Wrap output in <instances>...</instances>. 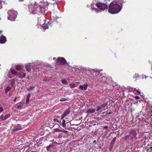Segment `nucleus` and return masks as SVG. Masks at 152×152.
<instances>
[{"mask_svg": "<svg viewBox=\"0 0 152 152\" xmlns=\"http://www.w3.org/2000/svg\"><path fill=\"white\" fill-rule=\"evenodd\" d=\"M66 100H67V99H66V98H61L60 99V101H61V102L66 101Z\"/></svg>", "mask_w": 152, "mask_h": 152, "instance_id": "29", "label": "nucleus"}, {"mask_svg": "<svg viewBox=\"0 0 152 152\" xmlns=\"http://www.w3.org/2000/svg\"><path fill=\"white\" fill-rule=\"evenodd\" d=\"M31 152H35V151H31Z\"/></svg>", "mask_w": 152, "mask_h": 152, "instance_id": "55", "label": "nucleus"}, {"mask_svg": "<svg viewBox=\"0 0 152 152\" xmlns=\"http://www.w3.org/2000/svg\"><path fill=\"white\" fill-rule=\"evenodd\" d=\"M16 99H17V98L16 97H15L14 99V102H15L16 101Z\"/></svg>", "mask_w": 152, "mask_h": 152, "instance_id": "43", "label": "nucleus"}, {"mask_svg": "<svg viewBox=\"0 0 152 152\" xmlns=\"http://www.w3.org/2000/svg\"><path fill=\"white\" fill-rule=\"evenodd\" d=\"M151 70L152 71V66H151Z\"/></svg>", "mask_w": 152, "mask_h": 152, "instance_id": "46", "label": "nucleus"}, {"mask_svg": "<svg viewBox=\"0 0 152 152\" xmlns=\"http://www.w3.org/2000/svg\"><path fill=\"white\" fill-rule=\"evenodd\" d=\"M135 98L136 99H138L140 98V97L138 96H135Z\"/></svg>", "mask_w": 152, "mask_h": 152, "instance_id": "38", "label": "nucleus"}, {"mask_svg": "<svg viewBox=\"0 0 152 152\" xmlns=\"http://www.w3.org/2000/svg\"><path fill=\"white\" fill-rule=\"evenodd\" d=\"M1 1L0 0V6L1 5Z\"/></svg>", "mask_w": 152, "mask_h": 152, "instance_id": "44", "label": "nucleus"}, {"mask_svg": "<svg viewBox=\"0 0 152 152\" xmlns=\"http://www.w3.org/2000/svg\"><path fill=\"white\" fill-rule=\"evenodd\" d=\"M30 96V94H28L26 96V103L28 104L29 102V98Z\"/></svg>", "mask_w": 152, "mask_h": 152, "instance_id": "16", "label": "nucleus"}, {"mask_svg": "<svg viewBox=\"0 0 152 152\" xmlns=\"http://www.w3.org/2000/svg\"><path fill=\"white\" fill-rule=\"evenodd\" d=\"M17 75V76H18L20 78H22L25 77L26 73L21 72H18Z\"/></svg>", "mask_w": 152, "mask_h": 152, "instance_id": "12", "label": "nucleus"}, {"mask_svg": "<svg viewBox=\"0 0 152 152\" xmlns=\"http://www.w3.org/2000/svg\"><path fill=\"white\" fill-rule=\"evenodd\" d=\"M43 28L44 29H46L48 28V26H47V25H44V26H43Z\"/></svg>", "mask_w": 152, "mask_h": 152, "instance_id": "30", "label": "nucleus"}, {"mask_svg": "<svg viewBox=\"0 0 152 152\" xmlns=\"http://www.w3.org/2000/svg\"><path fill=\"white\" fill-rule=\"evenodd\" d=\"M31 66L30 65H27L25 66V68L26 70L28 71H30L31 70Z\"/></svg>", "mask_w": 152, "mask_h": 152, "instance_id": "18", "label": "nucleus"}, {"mask_svg": "<svg viewBox=\"0 0 152 152\" xmlns=\"http://www.w3.org/2000/svg\"><path fill=\"white\" fill-rule=\"evenodd\" d=\"M112 113V112L110 111L107 114L110 115Z\"/></svg>", "mask_w": 152, "mask_h": 152, "instance_id": "41", "label": "nucleus"}, {"mask_svg": "<svg viewBox=\"0 0 152 152\" xmlns=\"http://www.w3.org/2000/svg\"><path fill=\"white\" fill-rule=\"evenodd\" d=\"M107 104L106 103H103L100 106H98L96 109V111H98L99 110H101L100 112H102L103 110H106L105 107L106 106Z\"/></svg>", "mask_w": 152, "mask_h": 152, "instance_id": "7", "label": "nucleus"}, {"mask_svg": "<svg viewBox=\"0 0 152 152\" xmlns=\"http://www.w3.org/2000/svg\"><path fill=\"white\" fill-rule=\"evenodd\" d=\"M11 72L13 74L15 75L16 76L17 75V74L18 72H17L14 69H11Z\"/></svg>", "mask_w": 152, "mask_h": 152, "instance_id": "19", "label": "nucleus"}, {"mask_svg": "<svg viewBox=\"0 0 152 152\" xmlns=\"http://www.w3.org/2000/svg\"><path fill=\"white\" fill-rule=\"evenodd\" d=\"M6 41V38L5 36L2 35L0 37V43L1 44L5 43Z\"/></svg>", "mask_w": 152, "mask_h": 152, "instance_id": "11", "label": "nucleus"}, {"mask_svg": "<svg viewBox=\"0 0 152 152\" xmlns=\"http://www.w3.org/2000/svg\"><path fill=\"white\" fill-rule=\"evenodd\" d=\"M20 1H23V0H19Z\"/></svg>", "mask_w": 152, "mask_h": 152, "instance_id": "50", "label": "nucleus"}, {"mask_svg": "<svg viewBox=\"0 0 152 152\" xmlns=\"http://www.w3.org/2000/svg\"><path fill=\"white\" fill-rule=\"evenodd\" d=\"M57 62L61 65L67 64L66 61L63 57H58L57 58Z\"/></svg>", "mask_w": 152, "mask_h": 152, "instance_id": "6", "label": "nucleus"}, {"mask_svg": "<svg viewBox=\"0 0 152 152\" xmlns=\"http://www.w3.org/2000/svg\"><path fill=\"white\" fill-rule=\"evenodd\" d=\"M151 107L152 108V106H151ZM151 113H152V110L151 111Z\"/></svg>", "mask_w": 152, "mask_h": 152, "instance_id": "49", "label": "nucleus"}, {"mask_svg": "<svg viewBox=\"0 0 152 152\" xmlns=\"http://www.w3.org/2000/svg\"><path fill=\"white\" fill-rule=\"evenodd\" d=\"M129 138H130V136H129V135H126L125 137L124 140L126 141Z\"/></svg>", "mask_w": 152, "mask_h": 152, "instance_id": "25", "label": "nucleus"}, {"mask_svg": "<svg viewBox=\"0 0 152 152\" xmlns=\"http://www.w3.org/2000/svg\"><path fill=\"white\" fill-rule=\"evenodd\" d=\"M8 13L9 15L7 17L8 19L12 21H15L17 16V12L12 9L9 10Z\"/></svg>", "mask_w": 152, "mask_h": 152, "instance_id": "3", "label": "nucleus"}, {"mask_svg": "<svg viewBox=\"0 0 152 152\" xmlns=\"http://www.w3.org/2000/svg\"><path fill=\"white\" fill-rule=\"evenodd\" d=\"M116 140V137H115L111 142V145H113Z\"/></svg>", "mask_w": 152, "mask_h": 152, "instance_id": "24", "label": "nucleus"}, {"mask_svg": "<svg viewBox=\"0 0 152 152\" xmlns=\"http://www.w3.org/2000/svg\"><path fill=\"white\" fill-rule=\"evenodd\" d=\"M2 32V30L0 31V34Z\"/></svg>", "mask_w": 152, "mask_h": 152, "instance_id": "48", "label": "nucleus"}, {"mask_svg": "<svg viewBox=\"0 0 152 152\" xmlns=\"http://www.w3.org/2000/svg\"><path fill=\"white\" fill-rule=\"evenodd\" d=\"M108 128V126H106L104 127V129H107Z\"/></svg>", "mask_w": 152, "mask_h": 152, "instance_id": "40", "label": "nucleus"}, {"mask_svg": "<svg viewBox=\"0 0 152 152\" xmlns=\"http://www.w3.org/2000/svg\"><path fill=\"white\" fill-rule=\"evenodd\" d=\"M95 142V140L93 141V143Z\"/></svg>", "mask_w": 152, "mask_h": 152, "instance_id": "51", "label": "nucleus"}, {"mask_svg": "<svg viewBox=\"0 0 152 152\" xmlns=\"http://www.w3.org/2000/svg\"><path fill=\"white\" fill-rule=\"evenodd\" d=\"M53 121H55V122H57L59 123V121H58V120L56 119V118H54V119H53Z\"/></svg>", "mask_w": 152, "mask_h": 152, "instance_id": "36", "label": "nucleus"}, {"mask_svg": "<svg viewBox=\"0 0 152 152\" xmlns=\"http://www.w3.org/2000/svg\"><path fill=\"white\" fill-rule=\"evenodd\" d=\"M21 127L20 125L18 124L15 126L14 129L12 130V133H14L15 132L18 131L21 129Z\"/></svg>", "mask_w": 152, "mask_h": 152, "instance_id": "9", "label": "nucleus"}, {"mask_svg": "<svg viewBox=\"0 0 152 152\" xmlns=\"http://www.w3.org/2000/svg\"><path fill=\"white\" fill-rule=\"evenodd\" d=\"M62 83L64 84H66L67 83V81L65 80H63L62 81Z\"/></svg>", "mask_w": 152, "mask_h": 152, "instance_id": "32", "label": "nucleus"}, {"mask_svg": "<svg viewBox=\"0 0 152 152\" xmlns=\"http://www.w3.org/2000/svg\"><path fill=\"white\" fill-rule=\"evenodd\" d=\"M41 4L35 2L33 4H31L28 7L29 12L33 14H37L40 12H44L46 8H47L48 3L41 2Z\"/></svg>", "mask_w": 152, "mask_h": 152, "instance_id": "1", "label": "nucleus"}, {"mask_svg": "<svg viewBox=\"0 0 152 152\" xmlns=\"http://www.w3.org/2000/svg\"><path fill=\"white\" fill-rule=\"evenodd\" d=\"M95 4V3L94 2H92V3L91 4V9L92 10H94L95 9L94 7V5Z\"/></svg>", "mask_w": 152, "mask_h": 152, "instance_id": "20", "label": "nucleus"}, {"mask_svg": "<svg viewBox=\"0 0 152 152\" xmlns=\"http://www.w3.org/2000/svg\"><path fill=\"white\" fill-rule=\"evenodd\" d=\"M129 134L130 136V140H133L134 139H136L137 133L135 129H132L129 132Z\"/></svg>", "mask_w": 152, "mask_h": 152, "instance_id": "5", "label": "nucleus"}, {"mask_svg": "<svg viewBox=\"0 0 152 152\" xmlns=\"http://www.w3.org/2000/svg\"><path fill=\"white\" fill-rule=\"evenodd\" d=\"M34 88V87H30L29 88L27 89V90L28 91H31V90L33 89Z\"/></svg>", "mask_w": 152, "mask_h": 152, "instance_id": "28", "label": "nucleus"}, {"mask_svg": "<svg viewBox=\"0 0 152 152\" xmlns=\"http://www.w3.org/2000/svg\"><path fill=\"white\" fill-rule=\"evenodd\" d=\"M3 110V108L2 107H0V112H2Z\"/></svg>", "mask_w": 152, "mask_h": 152, "instance_id": "37", "label": "nucleus"}, {"mask_svg": "<svg viewBox=\"0 0 152 152\" xmlns=\"http://www.w3.org/2000/svg\"><path fill=\"white\" fill-rule=\"evenodd\" d=\"M134 90L136 91V92L137 93H138L139 94H141L140 92L138 90H137V89L136 88H134Z\"/></svg>", "mask_w": 152, "mask_h": 152, "instance_id": "33", "label": "nucleus"}, {"mask_svg": "<svg viewBox=\"0 0 152 152\" xmlns=\"http://www.w3.org/2000/svg\"><path fill=\"white\" fill-rule=\"evenodd\" d=\"M11 89V88L9 86H8V87H7L6 89V90H5V92L6 93H7V92H8V91H10Z\"/></svg>", "mask_w": 152, "mask_h": 152, "instance_id": "26", "label": "nucleus"}, {"mask_svg": "<svg viewBox=\"0 0 152 152\" xmlns=\"http://www.w3.org/2000/svg\"><path fill=\"white\" fill-rule=\"evenodd\" d=\"M140 141L141 142L142 141V140H140Z\"/></svg>", "mask_w": 152, "mask_h": 152, "instance_id": "53", "label": "nucleus"}, {"mask_svg": "<svg viewBox=\"0 0 152 152\" xmlns=\"http://www.w3.org/2000/svg\"><path fill=\"white\" fill-rule=\"evenodd\" d=\"M121 9V7L118 4L111 3L109 6L108 12L112 14H115L119 12Z\"/></svg>", "mask_w": 152, "mask_h": 152, "instance_id": "2", "label": "nucleus"}, {"mask_svg": "<svg viewBox=\"0 0 152 152\" xmlns=\"http://www.w3.org/2000/svg\"><path fill=\"white\" fill-rule=\"evenodd\" d=\"M51 145H52L50 144V145L48 146H47L46 147L47 150L48 151H50V147H51Z\"/></svg>", "mask_w": 152, "mask_h": 152, "instance_id": "27", "label": "nucleus"}, {"mask_svg": "<svg viewBox=\"0 0 152 152\" xmlns=\"http://www.w3.org/2000/svg\"><path fill=\"white\" fill-rule=\"evenodd\" d=\"M10 114L6 115L5 116H4L3 114L1 115L0 117V119L2 121H4L7 118L10 117Z\"/></svg>", "mask_w": 152, "mask_h": 152, "instance_id": "10", "label": "nucleus"}, {"mask_svg": "<svg viewBox=\"0 0 152 152\" xmlns=\"http://www.w3.org/2000/svg\"><path fill=\"white\" fill-rule=\"evenodd\" d=\"M22 106H23V105H21V104H20V105H18L17 106V108L18 109H20V108H21Z\"/></svg>", "mask_w": 152, "mask_h": 152, "instance_id": "34", "label": "nucleus"}, {"mask_svg": "<svg viewBox=\"0 0 152 152\" xmlns=\"http://www.w3.org/2000/svg\"><path fill=\"white\" fill-rule=\"evenodd\" d=\"M88 86L86 84H84L83 86L80 85L79 88L82 90H86L87 89Z\"/></svg>", "mask_w": 152, "mask_h": 152, "instance_id": "13", "label": "nucleus"}, {"mask_svg": "<svg viewBox=\"0 0 152 152\" xmlns=\"http://www.w3.org/2000/svg\"><path fill=\"white\" fill-rule=\"evenodd\" d=\"M63 130H61V129H60V130H59V132H63Z\"/></svg>", "mask_w": 152, "mask_h": 152, "instance_id": "45", "label": "nucleus"}, {"mask_svg": "<svg viewBox=\"0 0 152 152\" xmlns=\"http://www.w3.org/2000/svg\"><path fill=\"white\" fill-rule=\"evenodd\" d=\"M16 69L18 71H19L22 69V66L20 65H18L16 66Z\"/></svg>", "mask_w": 152, "mask_h": 152, "instance_id": "17", "label": "nucleus"}, {"mask_svg": "<svg viewBox=\"0 0 152 152\" xmlns=\"http://www.w3.org/2000/svg\"><path fill=\"white\" fill-rule=\"evenodd\" d=\"M150 148L151 149H152V146H151L150 147Z\"/></svg>", "mask_w": 152, "mask_h": 152, "instance_id": "47", "label": "nucleus"}, {"mask_svg": "<svg viewBox=\"0 0 152 152\" xmlns=\"http://www.w3.org/2000/svg\"><path fill=\"white\" fill-rule=\"evenodd\" d=\"M63 132L64 133L66 134L67 133L68 131L66 130H63Z\"/></svg>", "mask_w": 152, "mask_h": 152, "instance_id": "39", "label": "nucleus"}, {"mask_svg": "<svg viewBox=\"0 0 152 152\" xmlns=\"http://www.w3.org/2000/svg\"><path fill=\"white\" fill-rule=\"evenodd\" d=\"M95 112V110L94 109H90L88 110L87 112L88 113H94Z\"/></svg>", "mask_w": 152, "mask_h": 152, "instance_id": "21", "label": "nucleus"}, {"mask_svg": "<svg viewBox=\"0 0 152 152\" xmlns=\"http://www.w3.org/2000/svg\"><path fill=\"white\" fill-rule=\"evenodd\" d=\"M96 6L97 7V8H96V12L97 13L101 12L102 10L103 11L105 9H108L107 5L103 3L99 2L97 3Z\"/></svg>", "mask_w": 152, "mask_h": 152, "instance_id": "4", "label": "nucleus"}, {"mask_svg": "<svg viewBox=\"0 0 152 152\" xmlns=\"http://www.w3.org/2000/svg\"><path fill=\"white\" fill-rule=\"evenodd\" d=\"M28 79H29V77H28Z\"/></svg>", "mask_w": 152, "mask_h": 152, "instance_id": "54", "label": "nucleus"}, {"mask_svg": "<svg viewBox=\"0 0 152 152\" xmlns=\"http://www.w3.org/2000/svg\"><path fill=\"white\" fill-rule=\"evenodd\" d=\"M77 83L76 82L72 83L69 84L70 87L71 88H73L77 86Z\"/></svg>", "mask_w": 152, "mask_h": 152, "instance_id": "14", "label": "nucleus"}, {"mask_svg": "<svg viewBox=\"0 0 152 152\" xmlns=\"http://www.w3.org/2000/svg\"><path fill=\"white\" fill-rule=\"evenodd\" d=\"M140 75H139V74L136 73L135 74L133 77L134 79H135L136 80H137L139 78H140Z\"/></svg>", "mask_w": 152, "mask_h": 152, "instance_id": "15", "label": "nucleus"}, {"mask_svg": "<svg viewBox=\"0 0 152 152\" xmlns=\"http://www.w3.org/2000/svg\"><path fill=\"white\" fill-rule=\"evenodd\" d=\"M65 121L64 119H63L62 121V127L65 128L66 127V125L65 124Z\"/></svg>", "mask_w": 152, "mask_h": 152, "instance_id": "23", "label": "nucleus"}, {"mask_svg": "<svg viewBox=\"0 0 152 152\" xmlns=\"http://www.w3.org/2000/svg\"><path fill=\"white\" fill-rule=\"evenodd\" d=\"M126 1H125L124 0H118V2L121 4H123L124 3H125Z\"/></svg>", "mask_w": 152, "mask_h": 152, "instance_id": "22", "label": "nucleus"}, {"mask_svg": "<svg viewBox=\"0 0 152 152\" xmlns=\"http://www.w3.org/2000/svg\"><path fill=\"white\" fill-rule=\"evenodd\" d=\"M60 129H54V131L56 132H59Z\"/></svg>", "mask_w": 152, "mask_h": 152, "instance_id": "35", "label": "nucleus"}, {"mask_svg": "<svg viewBox=\"0 0 152 152\" xmlns=\"http://www.w3.org/2000/svg\"><path fill=\"white\" fill-rule=\"evenodd\" d=\"M70 110L69 108L67 109L61 116V119H63L65 116L69 114Z\"/></svg>", "mask_w": 152, "mask_h": 152, "instance_id": "8", "label": "nucleus"}, {"mask_svg": "<svg viewBox=\"0 0 152 152\" xmlns=\"http://www.w3.org/2000/svg\"><path fill=\"white\" fill-rule=\"evenodd\" d=\"M53 143H56V144H59L57 142H56V141H55L54 142H53Z\"/></svg>", "mask_w": 152, "mask_h": 152, "instance_id": "42", "label": "nucleus"}, {"mask_svg": "<svg viewBox=\"0 0 152 152\" xmlns=\"http://www.w3.org/2000/svg\"><path fill=\"white\" fill-rule=\"evenodd\" d=\"M53 59L54 60L55 59V58H53Z\"/></svg>", "mask_w": 152, "mask_h": 152, "instance_id": "52", "label": "nucleus"}, {"mask_svg": "<svg viewBox=\"0 0 152 152\" xmlns=\"http://www.w3.org/2000/svg\"><path fill=\"white\" fill-rule=\"evenodd\" d=\"M15 82V80L14 79H12V82H11V85L12 86H13Z\"/></svg>", "mask_w": 152, "mask_h": 152, "instance_id": "31", "label": "nucleus"}, {"mask_svg": "<svg viewBox=\"0 0 152 152\" xmlns=\"http://www.w3.org/2000/svg\"><path fill=\"white\" fill-rule=\"evenodd\" d=\"M95 72H97V70H96Z\"/></svg>", "mask_w": 152, "mask_h": 152, "instance_id": "56", "label": "nucleus"}]
</instances>
